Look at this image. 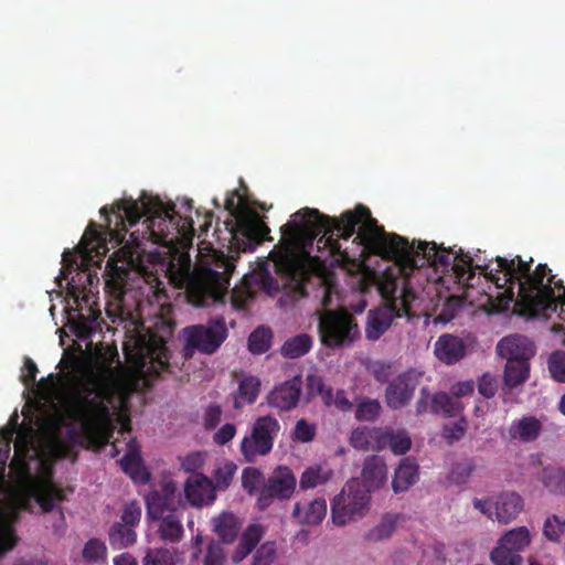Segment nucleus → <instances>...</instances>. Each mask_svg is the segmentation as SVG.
Segmentation results:
<instances>
[{"label":"nucleus","mask_w":565,"mask_h":565,"mask_svg":"<svg viewBox=\"0 0 565 565\" xmlns=\"http://www.w3.org/2000/svg\"><path fill=\"white\" fill-rule=\"evenodd\" d=\"M280 232L279 244L284 253L279 266L301 297L307 296L306 284L317 269L318 257L306 250L316 239L318 249L328 250L340 266H355L363 247L379 246L397 263L401 257L409 259L412 254L408 239L395 233H386L363 204L343 212L340 217L305 207L294 213Z\"/></svg>","instance_id":"1"},{"label":"nucleus","mask_w":565,"mask_h":565,"mask_svg":"<svg viewBox=\"0 0 565 565\" xmlns=\"http://www.w3.org/2000/svg\"><path fill=\"white\" fill-rule=\"evenodd\" d=\"M179 291L184 290L188 303L194 307H210L224 303L230 287V278L235 270L238 257H227L223 253L215 255V266L222 269H212L209 266H194L190 255L193 239L205 235L213 220L212 211L194 209L193 200L179 198ZM181 292H179V297Z\"/></svg>","instance_id":"2"},{"label":"nucleus","mask_w":565,"mask_h":565,"mask_svg":"<svg viewBox=\"0 0 565 565\" xmlns=\"http://www.w3.org/2000/svg\"><path fill=\"white\" fill-rule=\"evenodd\" d=\"M495 268L482 266L488 280L497 288L504 289L509 301L514 299V287L518 286V298L514 313L524 318H547L557 310L558 305L565 311V286L563 280H555L546 264H539L532 270L533 258L524 260L520 255L512 258L497 256Z\"/></svg>","instance_id":"3"},{"label":"nucleus","mask_w":565,"mask_h":565,"mask_svg":"<svg viewBox=\"0 0 565 565\" xmlns=\"http://www.w3.org/2000/svg\"><path fill=\"white\" fill-rule=\"evenodd\" d=\"M174 213V204L168 209L159 196L147 193H142L139 200L131 198L119 200L110 206L105 205L100 209V214L106 221L105 228L100 230L99 225L90 222L76 249L84 259L92 258L93 254L104 255L108 250L107 241L121 244L128 232V225L134 226L142 216L147 217L145 223L150 236L156 241L164 239L169 227L173 225Z\"/></svg>","instance_id":"4"},{"label":"nucleus","mask_w":565,"mask_h":565,"mask_svg":"<svg viewBox=\"0 0 565 565\" xmlns=\"http://www.w3.org/2000/svg\"><path fill=\"white\" fill-rule=\"evenodd\" d=\"M160 285L158 282L154 291L159 311L152 324L138 333L130 349L125 348L128 362L148 383L163 373H170L171 367L167 342L174 330V307Z\"/></svg>","instance_id":"5"},{"label":"nucleus","mask_w":565,"mask_h":565,"mask_svg":"<svg viewBox=\"0 0 565 565\" xmlns=\"http://www.w3.org/2000/svg\"><path fill=\"white\" fill-rule=\"evenodd\" d=\"M115 393L108 377L90 373L79 381L67 405V417L79 424L84 438L92 444L108 440L111 423L109 404Z\"/></svg>","instance_id":"6"},{"label":"nucleus","mask_w":565,"mask_h":565,"mask_svg":"<svg viewBox=\"0 0 565 565\" xmlns=\"http://www.w3.org/2000/svg\"><path fill=\"white\" fill-rule=\"evenodd\" d=\"M411 257H401L399 267L403 275L408 276L415 269L428 265L434 267L436 270L443 273L452 271L458 284L469 285L475 277V269H478L480 274L488 276L482 269V265H476L473 267V259L469 253H465L461 248L454 250L452 248H445L443 245L438 246L435 242H422L419 241L415 245V241L409 243ZM492 260L488 265L490 268Z\"/></svg>","instance_id":"7"},{"label":"nucleus","mask_w":565,"mask_h":565,"mask_svg":"<svg viewBox=\"0 0 565 565\" xmlns=\"http://www.w3.org/2000/svg\"><path fill=\"white\" fill-rule=\"evenodd\" d=\"M242 198L238 190H233L225 199V210L236 221H230L226 226L232 235V245L239 252H252L264 241H273L270 230L257 214L252 217H238Z\"/></svg>","instance_id":"8"},{"label":"nucleus","mask_w":565,"mask_h":565,"mask_svg":"<svg viewBox=\"0 0 565 565\" xmlns=\"http://www.w3.org/2000/svg\"><path fill=\"white\" fill-rule=\"evenodd\" d=\"M35 500L34 486H18L7 504L0 503V556L14 548L18 543L14 525L22 511H32Z\"/></svg>","instance_id":"9"},{"label":"nucleus","mask_w":565,"mask_h":565,"mask_svg":"<svg viewBox=\"0 0 565 565\" xmlns=\"http://www.w3.org/2000/svg\"><path fill=\"white\" fill-rule=\"evenodd\" d=\"M177 484L167 482L161 490L147 497L148 515L158 522V533L163 541L177 540Z\"/></svg>","instance_id":"10"},{"label":"nucleus","mask_w":565,"mask_h":565,"mask_svg":"<svg viewBox=\"0 0 565 565\" xmlns=\"http://www.w3.org/2000/svg\"><path fill=\"white\" fill-rule=\"evenodd\" d=\"M396 290L395 282H393L392 294ZM385 297L391 298L390 303L367 313V321L365 326V337L370 341L379 340L391 327L395 318L407 315L411 310V301L415 298L412 289L404 287L401 297L390 295V291L384 289Z\"/></svg>","instance_id":"11"},{"label":"nucleus","mask_w":565,"mask_h":565,"mask_svg":"<svg viewBox=\"0 0 565 565\" xmlns=\"http://www.w3.org/2000/svg\"><path fill=\"white\" fill-rule=\"evenodd\" d=\"M371 495L363 491L359 478L350 479L331 502V518L343 526L362 519L370 510Z\"/></svg>","instance_id":"12"},{"label":"nucleus","mask_w":565,"mask_h":565,"mask_svg":"<svg viewBox=\"0 0 565 565\" xmlns=\"http://www.w3.org/2000/svg\"><path fill=\"white\" fill-rule=\"evenodd\" d=\"M321 343L330 349L351 344L360 334L355 318L347 310H328L319 318Z\"/></svg>","instance_id":"13"},{"label":"nucleus","mask_w":565,"mask_h":565,"mask_svg":"<svg viewBox=\"0 0 565 565\" xmlns=\"http://www.w3.org/2000/svg\"><path fill=\"white\" fill-rule=\"evenodd\" d=\"M279 431L280 424L276 417L271 415L257 417L250 433L241 440L239 450L245 461L254 463L258 457L270 454Z\"/></svg>","instance_id":"14"},{"label":"nucleus","mask_w":565,"mask_h":565,"mask_svg":"<svg viewBox=\"0 0 565 565\" xmlns=\"http://www.w3.org/2000/svg\"><path fill=\"white\" fill-rule=\"evenodd\" d=\"M138 257L130 249L120 248L107 260L105 268V291L115 300L122 301L127 290V282L134 268L137 267Z\"/></svg>","instance_id":"15"},{"label":"nucleus","mask_w":565,"mask_h":565,"mask_svg":"<svg viewBox=\"0 0 565 565\" xmlns=\"http://www.w3.org/2000/svg\"><path fill=\"white\" fill-rule=\"evenodd\" d=\"M185 345L183 355L185 359L192 356L193 350L205 354L214 353L227 338V329L222 318L214 321L212 326L195 324L183 329Z\"/></svg>","instance_id":"16"},{"label":"nucleus","mask_w":565,"mask_h":565,"mask_svg":"<svg viewBox=\"0 0 565 565\" xmlns=\"http://www.w3.org/2000/svg\"><path fill=\"white\" fill-rule=\"evenodd\" d=\"M297 479L290 468L277 467L259 489L257 505L260 510L267 509L274 499L288 500L295 493Z\"/></svg>","instance_id":"17"},{"label":"nucleus","mask_w":565,"mask_h":565,"mask_svg":"<svg viewBox=\"0 0 565 565\" xmlns=\"http://www.w3.org/2000/svg\"><path fill=\"white\" fill-rule=\"evenodd\" d=\"M424 373L411 369L394 377L386 386L385 402L391 409H401L408 405L419 385Z\"/></svg>","instance_id":"18"},{"label":"nucleus","mask_w":565,"mask_h":565,"mask_svg":"<svg viewBox=\"0 0 565 565\" xmlns=\"http://www.w3.org/2000/svg\"><path fill=\"white\" fill-rule=\"evenodd\" d=\"M302 377L295 375L294 377L279 383L266 396V403L269 407L280 412H289L299 404L302 393Z\"/></svg>","instance_id":"19"},{"label":"nucleus","mask_w":565,"mask_h":565,"mask_svg":"<svg viewBox=\"0 0 565 565\" xmlns=\"http://www.w3.org/2000/svg\"><path fill=\"white\" fill-rule=\"evenodd\" d=\"M388 480V469L386 461L379 455L367 456L362 465L361 478L359 479L363 491L371 495L386 486Z\"/></svg>","instance_id":"20"},{"label":"nucleus","mask_w":565,"mask_h":565,"mask_svg":"<svg viewBox=\"0 0 565 565\" xmlns=\"http://www.w3.org/2000/svg\"><path fill=\"white\" fill-rule=\"evenodd\" d=\"M214 481L203 473L191 475L184 483V494L192 507L209 505L216 499Z\"/></svg>","instance_id":"21"},{"label":"nucleus","mask_w":565,"mask_h":565,"mask_svg":"<svg viewBox=\"0 0 565 565\" xmlns=\"http://www.w3.org/2000/svg\"><path fill=\"white\" fill-rule=\"evenodd\" d=\"M434 354L441 363L452 365L467 354L465 341L454 334H441L434 344Z\"/></svg>","instance_id":"22"},{"label":"nucleus","mask_w":565,"mask_h":565,"mask_svg":"<svg viewBox=\"0 0 565 565\" xmlns=\"http://www.w3.org/2000/svg\"><path fill=\"white\" fill-rule=\"evenodd\" d=\"M497 352L500 356L512 361V359L527 360L534 354L533 343L525 337L512 334L505 337L497 344Z\"/></svg>","instance_id":"23"},{"label":"nucleus","mask_w":565,"mask_h":565,"mask_svg":"<svg viewBox=\"0 0 565 565\" xmlns=\"http://www.w3.org/2000/svg\"><path fill=\"white\" fill-rule=\"evenodd\" d=\"M419 467L414 458H403L395 468L392 479V490L395 494L409 490L418 480Z\"/></svg>","instance_id":"24"},{"label":"nucleus","mask_w":565,"mask_h":565,"mask_svg":"<svg viewBox=\"0 0 565 565\" xmlns=\"http://www.w3.org/2000/svg\"><path fill=\"white\" fill-rule=\"evenodd\" d=\"M292 514L301 524L318 525L327 514V501L323 498H316L311 501L297 502Z\"/></svg>","instance_id":"25"},{"label":"nucleus","mask_w":565,"mask_h":565,"mask_svg":"<svg viewBox=\"0 0 565 565\" xmlns=\"http://www.w3.org/2000/svg\"><path fill=\"white\" fill-rule=\"evenodd\" d=\"M494 515L500 523H509L523 510V499L516 492H502L493 502Z\"/></svg>","instance_id":"26"},{"label":"nucleus","mask_w":565,"mask_h":565,"mask_svg":"<svg viewBox=\"0 0 565 565\" xmlns=\"http://www.w3.org/2000/svg\"><path fill=\"white\" fill-rule=\"evenodd\" d=\"M213 532L224 544H232L242 529L241 520L232 512H222L212 519Z\"/></svg>","instance_id":"27"},{"label":"nucleus","mask_w":565,"mask_h":565,"mask_svg":"<svg viewBox=\"0 0 565 565\" xmlns=\"http://www.w3.org/2000/svg\"><path fill=\"white\" fill-rule=\"evenodd\" d=\"M35 501L43 512H51L55 505V501H64V491L51 481L39 479L33 483Z\"/></svg>","instance_id":"28"},{"label":"nucleus","mask_w":565,"mask_h":565,"mask_svg":"<svg viewBox=\"0 0 565 565\" xmlns=\"http://www.w3.org/2000/svg\"><path fill=\"white\" fill-rule=\"evenodd\" d=\"M542 431V423L534 416H524L513 420L509 428L511 439H519L523 443H532L537 439Z\"/></svg>","instance_id":"29"},{"label":"nucleus","mask_w":565,"mask_h":565,"mask_svg":"<svg viewBox=\"0 0 565 565\" xmlns=\"http://www.w3.org/2000/svg\"><path fill=\"white\" fill-rule=\"evenodd\" d=\"M122 471L128 475L134 482L145 484L150 480V473L142 463L139 451H128L121 459Z\"/></svg>","instance_id":"30"},{"label":"nucleus","mask_w":565,"mask_h":565,"mask_svg":"<svg viewBox=\"0 0 565 565\" xmlns=\"http://www.w3.org/2000/svg\"><path fill=\"white\" fill-rule=\"evenodd\" d=\"M260 392V380L254 375H246L238 382L235 394V407L254 404Z\"/></svg>","instance_id":"31"},{"label":"nucleus","mask_w":565,"mask_h":565,"mask_svg":"<svg viewBox=\"0 0 565 565\" xmlns=\"http://www.w3.org/2000/svg\"><path fill=\"white\" fill-rule=\"evenodd\" d=\"M10 476L13 479L15 487L33 484L40 479L32 475L25 454H20L18 451L10 462Z\"/></svg>","instance_id":"32"},{"label":"nucleus","mask_w":565,"mask_h":565,"mask_svg":"<svg viewBox=\"0 0 565 565\" xmlns=\"http://www.w3.org/2000/svg\"><path fill=\"white\" fill-rule=\"evenodd\" d=\"M462 411L461 403L445 392L431 396V413L445 417H455Z\"/></svg>","instance_id":"33"},{"label":"nucleus","mask_w":565,"mask_h":565,"mask_svg":"<svg viewBox=\"0 0 565 565\" xmlns=\"http://www.w3.org/2000/svg\"><path fill=\"white\" fill-rule=\"evenodd\" d=\"M312 348V338L307 333L297 334L285 341L280 353L287 359H297L307 354Z\"/></svg>","instance_id":"34"},{"label":"nucleus","mask_w":565,"mask_h":565,"mask_svg":"<svg viewBox=\"0 0 565 565\" xmlns=\"http://www.w3.org/2000/svg\"><path fill=\"white\" fill-rule=\"evenodd\" d=\"M532 541L531 533L526 526L512 529L499 540V543L515 553L524 551Z\"/></svg>","instance_id":"35"},{"label":"nucleus","mask_w":565,"mask_h":565,"mask_svg":"<svg viewBox=\"0 0 565 565\" xmlns=\"http://www.w3.org/2000/svg\"><path fill=\"white\" fill-rule=\"evenodd\" d=\"M530 372L529 363L522 359H512L507 362L504 370V383L509 387H516L526 381Z\"/></svg>","instance_id":"36"},{"label":"nucleus","mask_w":565,"mask_h":565,"mask_svg":"<svg viewBox=\"0 0 565 565\" xmlns=\"http://www.w3.org/2000/svg\"><path fill=\"white\" fill-rule=\"evenodd\" d=\"M137 534L135 530L120 522H116L109 530V543L113 548L121 550L135 544Z\"/></svg>","instance_id":"37"},{"label":"nucleus","mask_w":565,"mask_h":565,"mask_svg":"<svg viewBox=\"0 0 565 565\" xmlns=\"http://www.w3.org/2000/svg\"><path fill=\"white\" fill-rule=\"evenodd\" d=\"M273 332L269 328L260 326L256 328L248 337V350L253 354H264L271 347Z\"/></svg>","instance_id":"38"},{"label":"nucleus","mask_w":565,"mask_h":565,"mask_svg":"<svg viewBox=\"0 0 565 565\" xmlns=\"http://www.w3.org/2000/svg\"><path fill=\"white\" fill-rule=\"evenodd\" d=\"M308 395L321 396L326 405H331L333 399V390L326 385L323 379L317 374H309L307 376Z\"/></svg>","instance_id":"39"},{"label":"nucleus","mask_w":565,"mask_h":565,"mask_svg":"<svg viewBox=\"0 0 565 565\" xmlns=\"http://www.w3.org/2000/svg\"><path fill=\"white\" fill-rule=\"evenodd\" d=\"M475 470V460L472 458H467L462 461L454 463L448 475V479L450 482L456 483L458 486L465 484L468 482Z\"/></svg>","instance_id":"40"},{"label":"nucleus","mask_w":565,"mask_h":565,"mask_svg":"<svg viewBox=\"0 0 565 565\" xmlns=\"http://www.w3.org/2000/svg\"><path fill=\"white\" fill-rule=\"evenodd\" d=\"M331 475L330 470L323 471L320 467L307 468L301 475L300 488L310 489L323 484L330 479Z\"/></svg>","instance_id":"41"},{"label":"nucleus","mask_w":565,"mask_h":565,"mask_svg":"<svg viewBox=\"0 0 565 565\" xmlns=\"http://www.w3.org/2000/svg\"><path fill=\"white\" fill-rule=\"evenodd\" d=\"M490 559L494 565H523V557L520 554L500 543L491 551Z\"/></svg>","instance_id":"42"},{"label":"nucleus","mask_w":565,"mask_h":565,"mask_svg":"<svg viewBox=\"0 0 565 565\" xmlns=\"http://www.w3.org/2000/svg\"><path fill=\"white\" fill-rule=\"evenodd\" d=\"M382 406L377 399L364 398L355 409V418L360 422H374L381 414Z\"/></svg>","instance_id":"43"},{"label":"nucleus","mask_w":565,"mask_h":565,"mask_svg":"<svg viewBox=\"0 0 565 565\" xmlns=\"http://www.w3.org/2000/svg\"><path fill=\"white\" fill-rule=\"evenodd\" d=\"M395 519L391 515H385L376 526L367 532L366 539L370 541H381L388 539L395 531Z\"/></svg>","instance_id":"44"},{"label":"nucleus","mask_w":565,"mask_h":565,"mask_svg":"<svg viewBox=\"0 0 565 565\" xmlns=\"http://www.w3.org/2000/svg\"><path fill=\"white\" fill-rule=\"evenodd\" d=\"M237 467L232 461H226L214 470L215 489L225 490L232 483Z\"/></svg>","instance_id":"45"},{"label":"nucleus","mask_w":565,"mask_h":565,"mask_svg":"<svg viewBox=\"0 0 565 565\" xmlns=\"http://www.w3.org/2000/svg\"><path fill=\"white\" fill-rule=\"evenodd\" d=\"M543 483L551 492L565 494V471L561 469L545 470Z\"/></svg>","instance_id":"46"},{"label":"nucleus","mask_w":565,"mask_h":565,"mask_svg":"<svg viewBox=\"0 0 565 565\" xmlns=\"http://www.w3.org/2000/svg\"><path fill=\"white\" fill-rule=\"evenodd\" d=\"M349 444L356 450L366 451L372 445V428L362 426L352 430Z\"/></svg>","instance_id":"47"},{"label":"nucleus","mask_w":565,"mask_h":565,"mask_svg":"<svg viewBox=\"0 0 565 565\" xmlns=\"http://www.w3.org/2000/svg\"><path fill=\"white\" fill-rule=\"evenodd\" d=\"M564 533L565 519H559L555 514L546 519L543 526V534L548 541L558 542Z\"/></svg>","instance_id":"48"},{"label":"nucleus","mask_w":565,"mask_h":565,"mask_svg":"<svg viewBox=\"0 0 565 565\" xmlns=\"http://www.w3.org/2000/svg\"><path fill=\"white\" fill-rule=\"evenodd\" d=\"M548 370L555 381L565 383V351L558 350L550 355Z\"/></svg>","instance_id":"49"},{"label":"nucleus","mask_w":565,"mask_h":565,"mask_svg":"<svg viewBox=\"0 0 565 565\" xmlns=\"http://www.w3.org/2000/svg\"><path fill=\"white\" fill-rule=\"evenodd\" d=\"M143 565H175L173 554L167 548L149 550L143 557Z\"/></svg>","instance_id":"50"},{"label":"nucleus","mask_w":565,"mask_h":565,"mask_svg":"<svg viewBox=\"0 0 565 565\" xmlns=\"http://www.w3.org/2000/svg\"><path fill=\"white\" fill-rule=\"evenodd\" d=\"M276 558L275 542H265L262 544L253 556L250 565H271Z\"/></svg>","instance_id":"51"},{"label":"nucleus","mask_w":565,"mask_h":565,"mask_svg":"<svg viewBox=\"0 0 565 565\" xmlns=\"http://www.w3.org/2000/svg\"><path fill=\"white\" fill-rule=\"evenodd\" d=\"M390 449L394 455H405L412 447V439L404 430H392Z\"/></svg>","instance_id":"52"},{"label":"nucleus","mask_w":565,"mask_h":565,"mask_svg":"<svg viewBox=\"0 0 565 565\" xmlns=\"http://www.w3.org/2000/svg\"><path fill=\"white\" fill-rule=\"evenodd\" d=\"M83 557L88 562H97L106 557L105 544L97 540L90 539L83 548Z\"/></svg>","instance_id":"53"},{"label":"nucleus","mask_w":565,"mask_h":565,"mask_svg":"<svg viewBox=\"0 0 565 565\" xmlns=\"http://www.w3.org/2000/svg\"><path fill=\"white\" fill-rule=\"evenodd\" d=\"M263 480V473L257 468L247 467L243 470L242 484L248 493H254Z\"/></svg>","instance_id":"54"},{"label":"nucleus","mask_w":565,"mask_h":565,"mask_svg":"<svg viewBox=\"0 0 565 565\" xmlns=\"http://www.w3.org/2000/svg\"><path fill=\"white\" fill-rule=\"evenodd\" d=\"M391 435L392 429L372 427L371 449L375 451H381L383 449L390 448V441L392 439Z\"/></svg>","instance_id":"55"},{"label":"nucleus","mask_w":565,"mask_h":565,"mask_svg":"<svg viewBox=\"0 0 565 565\" xmlns=\"http://www.w3.org/2000/svg\"><path fill=\"white\" fill-rule=\"evenodd\" d=\"M498 391V380L495 375L484 373L478 379V392L484 398H492Z\"/></svg>","instance_id":"56"},{"label":"nucleus","mask_w":565,"mask_h":565,"mask_svg":"<svg viewBox=\"0 0 565 565\" xmlns=\"http://www.w3.org/2000/svg\"><path fill=\"white\" fill-rule=\"evenodd\" d=\"M223 409L218 404L209 405L203 414V425L206 430H213L221 423Z\"/></svg>","instance_id":"57"},{"label":"nucleus","mask_w":565,"mask_h":565,"mask_svg":"<svg viewBox=\"0 0 565 565\" xmlns=\"http://www.w3.org/2000/svg\"><path fill=\"white\" fill-rule=\"evenodd\" d=\"M316 436V426L309 424L306 419H299L296 423L294 430V438L301 443H309Z\"/></svg>","instance_id":"58"},{"label":"nucleus","mask_w":565,"mask_h":565,"mask_svg":"<svg viewBox=\"0 0 565 565\" xmlns=\"http://www.w3.org/2000/svg\"><path fill=\"white\" fill-rule=\"evenodd\" d=\"M140 519H141V508L136 501L125 504L124 511L121 514V523L122 524L134 527L136 524H138L140 522Z\"/></svg>","instance_id":"59"},{"label":"nucleus","mask_w":565,"mask_h":565,"mask_svg":"<svg viewBox=\"0 0 565 565\" xmlns=\"http://www.w3.org/2000/svg\"><path fill=\"white\" fill-rule=\"evenodd\" d=\"M263 537V527L259 524H250L243 532L241 541L250 550H254Z\"/></svg>","instance_id":"60"},{"label":"nucleus","mask_w":565,"mask_h":565,"mask_svg":"<svg viewBox=\"0 0 565 565\" xmlns=\"http://www.w3.org/2000/svg\"><path fill=\"white\" fill-rule=\"evenodd\" d=\"M225 554L218 542H211L207 546L204 565H224Z\"/></svg>","instance_id":"61"},{"label":"nucleus","mask_w":565,"mask_h":565,"mask_svg":"<svg viewBox=\"0 0 565 565\" xmlns=\"http://www.w3.org/2000/svg\"><path fill=\"white\" fill-rule=\"evenodd\" d=\"M236 431L237 429L234 424L226 423L214 433L213 441L218 446H224L235 437Z\"/></svg>","instance_id":"62"},{"label":"nucleus","mask_w":565,"mask_h":565,"mask_svg":"<svg viewBox=\"0 0 565 565\" xmlns=\"http://www.w3.org/2000/svg\"><path fill=\"white\" fill-rule=\"evenodd\" d=\"M204 465V455L201 452H192L188 455L181 462V467L184 471L193 473H199L198 471Z\"/></svg>","instance_id":"63"},{"label":"nucleus","mask_w":565,"mask_h":565,"mask_svg":"<svg viewBox=\"0 0 565 565\" xmlns=\"http://www.w3.org/2000/svg\"><path fill=\"white\" fill-rule=\"evenodd\" d=\"M24 370L26 372L22 373L20 379H21V382L23 383V385H25L26 387H30L35 383V377L39 372L36 364L34 363V361L31 358H28V356L25 358Z\"/></svg>","instance_id":"64"}]
</instances>
